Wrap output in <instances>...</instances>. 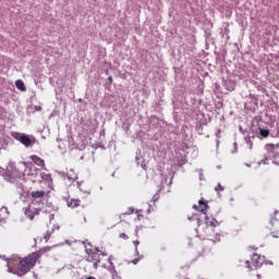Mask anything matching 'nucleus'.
Listing matches in <instances>:
<instances>
[{
  "mask_svg": "<svg viewBox=\"0 0 279 279\" xmlns=\"http://www.w3.org/2000/svg\"><path fill=\"white\" fill-rule=\"evenodd\" d=\"M257 279H260V275H257Z\"/></svg>",
  "mask_w": 279,
  "mask_h": 279,
  "instance_id": "393cba45",
  "label": "nucleus"
},
{
  "mask_svg": "<svg viewBox=\"0 0 279 279\" xmlns=\"http://www.w3.org/2000/svg\"><path fill=\"white\" fill-rule=\"evenodd\" d=\"M69 208H77V206H80L81 201L80 199H75V198H70L66 202Z\"/></svg>",
  "mask_w": 279,
  "mask_h": 279,
  "instance_id": "f8f14e48",
  "label": "nucleus"
},
{
  "mask_svg": "<svg viewBox=\"0 0 279 279\" xmlns=\"http://www.w3.org/2000/svg\"><path fill=\"white\" fill-rule=\"evenodd\" d=\"M134 214V208L130 207L125 213L124 215H132Z\"/></svg>",
  "mask_w": 279,
  "mask_h": 279,
  "instance_id": "f3484780",
  "label": "nucleus"
},
{
  "mask_svg": "<svg viewBox=\"0 0 279 279\" xmlns=\"http://www.w3.org/2000/svg\"><path fill=\"white\" fill-rule=\"evenodd\" d=\"M194 210H199V213H203V215H206V211L208 210V203L204 201H198V206L193 205Z\"/></svg>",
  "mask_w": 279,
  "mask_h": 279,
  "instance_id": "1a4fd4ad",
  "label": "nucleus"
},
{
  "mask_svg": "<svg viewBox=\"0 0 279 279\" xmlns=\"http://www.w3.org/2000/svg\"><path fill=\"white\" fill-rule=\"evenodd\" d=\"M40 215V209L38 208H32V206H29L28 208H26L25 210V216L31 219V221H33V219L37 216Z\"/></svg>",
  "mask_w": 279,
  "mask_h": 279,
  "instance_id": "6e6552de",
  "label": "nucleus"
},
{
  "mask_svg": "<svg viewBox=\"0 0 279 279\" xmlns=\"http://www.w3.org/2000/svg\"><path fill=\"white\" fill-rule=\"evenodd\" d=\"M85 245V252L87 254V260L89 263H94V267L95 269H97V266L99 265V263H101V257H106L108 256V252H106V250L104 248H99V247H93V244H90V242H83Z\"/></svg>",
  "mask_w": 279,
  "mask_h": 279,
  "instance_id": "7ed1b4c3",
  "label": "nucleus"
},
{
  "mask_svg": "<svg viewBox=\"0 0 279 279\" xmlns=\"http://www.w3.org/2000/svg\"><path fill=\"white\" fill-rule=\"evenodd\" d=\"M1 221H3V220L0 219V223H1Z\"/></svg>",
  "mask_w": 279,
  "mask_h": 279,
  "instance_id": "a878e982",
  "label": "nucleus"
},
{
  "mask_svg": "<svg viewBox=\"0 0 279 279\" xmlns=\"http://www.w3.org/2000/svg\"><path fill=\"white\" fill-rule=\"evenodd\" d=\"M263 265V260L260 259V255L253 254L251 257V260L245 262L246 269H250L251 271H254V269H258Z\"/></svg>",
  "mask_w": 279,
  "mask_h": 279,
  "instance_id": "39448f33",
  "label": "nucleus"
},
{
  "mask_svg": "<svg viewBox=\"0 0 279 279\" xmlns=\"http://www.w3.org/2000/svg\"><path fill=\"white\" fill-rule=\"evenodd\" d=\"M141 213H143V210H136L137 219L140 221H141V217H143V215H141Z\"/></svg>",
  "mask_w": 279,
  "mask_h": 279,
  "instance_id": "6ab92c4d",
  "label": "nucleus"
},
{
  "mask_svg": "<svg viewBox=\"0 0 279 279\" xmlns=\"http://www.w3.org/2000/svg\"><path fill=\"white\" fill-rule=\"evenodd\" d=\"M35 110H36L37 112H40V110H43V107L36 106V107H35Z\"/></svg>",
  "mask_w": 279,
  "mask_h": 279,
  "instance_id": "412c9836",
  "label": "nucleus"
},
{
  "mask_svg": "<svg viewBox=\"0 0 279 279\" xmlns=\"http://www.w3.org/2000/svg\"><path fill=\"white\" fill-rule=\"evenodd\" d=\"M120 239L128 240V234H125V233H121V234H120Z\"/></svg>",
  "mask_w": 279,
  "mask_h": 279,
  "instance_id": "aec40b11",
  "label": "nucleus"
},
{
  "mask_svg": "<svg viewBox=\"0 0 279 279\" xmlns=\"http://www.w3.org/2000/svg\"><path fill=\"white\" fill-rule=\"evenodd\" d=\"M215 191L217 193H221V191H225V187L221 185V183H218V185L215 187Z\"/></svg>",
  "mask_w": 279,
  "mask_h": 279,
  "instance_id": "dca6fc26",
  "label": "nucleus"
},
{
  "mask_svg": "<svg viewBox=\"0 0 279 279\" xmlns=\"http://www.w3.org/2000/svg\"><path fill=\"white\" fill-rule=\"evenodd\" d=\"M0 173H5V170H3V168L0 167Z\"/></svg>",
  "mask_w": 279,
  "mask_h": 279,
  "instance_id": "5701e85b",
  "label": "nucleus"
},
{
  "mask_svg": "<svg viewBox=\"0 0 279 279\" xmlns=\"http://www.w3.org/2000/svg\"><path fill=\"white\" fill-rule=\"evenodd\" d=\"M86 279H96L95 277H87Z\"/></svg>",
  "mask_w": 279,
  "mask_h": 279,
  "instance_id": "b1692460",
  "label": "nucleus"
},
{
  "mask_svg": "<svg viewBox=\"0 0 279 279\" xmlns=\"http://www.w3.org/2000/svg\"><path fill=\"white\" fill-rule=\"evenodd\" d=\"M40 252L31 253L28 256L19 260L17 269L9 266V274H15L16 276H25V274H29V271L36 267V263L40 260Z\"/></svg>",
  "mask_w": 279,
  "mask_h": 279,
  "instance_id": "f03ea898",
  "label": "nucleus"
},
{
  "mask_svg": "<svg viewBox=\"0 0 279 279\" xmlns=\"http://www.w3.org/2000/svg\"><path fill=\"white\" fill-rule=\"evenodd\" d=\"M266 228L274 239H279V210L275 211L274 218L267 223Z\"/></svg>",
  "mask_w": 279,
  "mask_h": 279,
  "instance_id": "20e7f679",
  "label": "nucleus"
},
{
  "mask_svg": "<svg viewBox=\"0 0 279 279\" xmlns=\"http://www.w3.org/2000/svg\"><path fill=\"white\" fill-rule=\"evenodd\" d=\"M133 244L135 245V252L138 250V245H141V242L138 240L133 241Z\"/></svg>",
  "mask_w": 279,
  "mask_h": 279,
  "instance_id": "a211bd4d",
  "label": "nucleus"
},
{
  "mask_svg": "<svg viewBox=\"0 0 279 279\" xmlns=\"http://www.w3.org/2000/svg\"><path fill=\"white\" fill-rule=\"evenodd\" d=\"M15 86L19 90H23V92L27 90V87H25V83H23V81H16Z\"/></svg>",
  "mask_w": 279,
  "mask_h": 279,
  "instance_id": "4468645a",
  "label": "nucleus"
},
{
  "mask_svg": "<svg viewBox=\"0 0 279 279\" xmlns=\"http://www.w3.org/2000/svg\"><path fill=\"white\" fill-rule=\"evenodd\" d=\"M31 160H33V162H34L35 165H37V167H45V160H43V158H40V157H38V156H36V155H33V156L31 157Z\"/></svg>",
  "mask_w": 279,
  "mask_h": 279,
  "instance_id": "9b49d317",
  "label": "nucleus"
},
{
  "mask_svg": "<svg viewBox=\"0 0 279 279\" xmlns=\"http://www.w3.org/2000/svg\"><path fill=\"white\" fill-rule=\"evenodd\" d=\"M259 135L263 138H267V136H269V129H259Z\"/></svg>",
  "mask_w": 279,
  "mask_h": 279,
  "instance_id": "2eb2a0df",
  "label": "nucleus"
},
{
  "mask_svg": "<svg viewBox=\"0 0 279 279\" xmlns=\"http://www.w3.org/2000/svg\"><path fill=\"white\" fill-rule=\"evenodd\" d=\"M4 175L9 182H16L19 178H21V172L14 166L10 165V167L5 170Z\"/></svg>",
  "mask_w": 279,
  "mask_h": 279,
  "instance_id": "423d86ee",
  "label": "nucleus"
},
{
  "mask_svg": "<svg viewBox=\"0 0 279 279\" xmlns=\"http://www.w3.org/2000/svg\"><path fill=\"white\" fill-rule=\"evenodd\" d=\"M20 143L24 145V147H31V145H34L35 141H32V138L28 137V135H21L19 138Z\"/></svg>",
  "mask_w": 279,
  "mask_h": 279,
  "instance_id": "9d476101",
  "label": "nucleus"
},
{
  "mask_svg": "<svg viewBox=\"0 0 279 279\" xmlns=\"http://www.w3.org/2000/svg\"><path fill=\"white\" fill-rule=\"evenodd\" d=\"M265 147H266V151L268 154V158H276V156L278 154L279 144H277V145L268 144Z\"/></svg>",
  "mask_w": 279,
  "mask_h": 279,
  "instance_id": "0eeeda50",
  "label": "nucleus"
},
{
  "mask_svg": "<svg viewBox=\"0 0 279 279\" xmlns=\"http://www.w3.org/2000/svg\"><path fill=\"white\" fill-rule=\"evenodd\" d=\"M31 195L34 199H40L45 197V191H35V192H32Z\"/></svg>",
  "mask_w": 279,
  "mask_h": 279,
  "instance_id": "ddd939ff",
  "label": "nucleus"
},
{
  "mask_svg": "<svg viewBox=\"0 0 279 279\" xmlns=\"http://www.w3.org/2000/svg\"><path fill=\"white\" fill-rule=\"evenodd\" d=\"M219 226V221L215 218L206 216L205 222L198 223L196 228V234L198 239L203 241H213V243H219L221 241V234L215 231V228Z\"/></svg>",
  "mask_w": 279,
  "mask_h": 279,
  "instance_id": "f257e3e1",
  "label": "nucleus"
},
{
  "mask_svg": "<svg viewBox=\"0 0 279 279\" xmlns=\"http://www.w3.org/2000/svg\"><path fill=\"white\" fill-rule=\"evenodd\" d=\"M108 82H110V84H112V76L108 77Z\"/></svg>",
  "mask_w": 279,
  "mask_h": 279,
  "instance_id": "4be33fe9",
  "label": "nucleus"
}]
</instances>
